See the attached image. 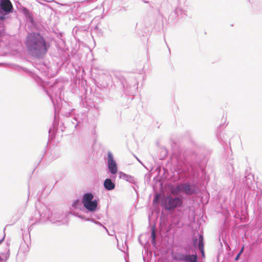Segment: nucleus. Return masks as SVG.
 <instances>
[{"label": "nucleus", "instance_id": "1a4fd4ad", "mask_svg": "<svg viewBox=\"0 0 262 262\" xmlns=\"http://www.w3.org/2000/svg\"><path fill=\"white\" fill-rule=\"evenodd\" d=\"M25 210L26 206H20L18 208L17 212L12 217V221L13 222V223L14 224L19 220L25 212Z\"/></svg>", "mask_w": 262, "mask_h": 262}, {"label": "nucleus", "instance_id": "f8f14e48", "mask_svg": "<svg viewBox=\"0 0 262 262\" xmlns=\"http://www.w3.org/2000/svg\"><path fill=\"white\" fill-rule=\"evenodd\" d=\"M203 237L200 235L199 236V242L198 247L203 255H204Z\"/></svg>", "mask_w": 262, "mask_h": 262}, {"label": "nucleus", "instance_id": "a211bd4d", "mask_svg": "<svg viewBox=\"0 0 262 262\" xmlns=\"http://www.w3.org/2000/svg\"><path fill=\"white\" fill-rule=\"evenodd\" d=\"M186 255L182 254L180 255L178 258L179 260L186 261Z\"/></svg>", "mask_w": 262, "mask_h": 262}, {"label": "nucleus", "instance_id": "aec40b11", "mask_svg": "<svg viewBox=\"0 0 262 262\" xmlns=\"http://www.w3.org/2000/svg\"><path fill=\"white\" fill-rule=\"evenodd\" d=\"M159 194H156L154 199L153 203L154 204H156L159 200Z\"/></svg>", "mask_w": 262, "mask_h": 262}, {"label": "nucleus", "instance_id": "6ab92c4d", "mask_svg": "<svg viewBox=\"0 0 262 262\" xmlns=\"http://www.w3.org/2000/svg\"><path fill=\"white\" fill-rule=\"evenodd\" d=\"M39 221V220L36 219L35 220V221H34V222L32 223V224L30 225V227L29 228V230H31L32 229V228H33V225L36 224Z\"/></svg>", "mask_w": 262, "mask_h": 262}, {"label": "nucleus", "instance_id": "b1692460", "mask_svg": "<svg viewBox=\"0 0 262 262\" xmlns=\"http://www.w3.org/2000/svg\"><path fill=\"white\" fill-rule=\"evenodd\" d=\"M98 29V25H97L95 26V27L94 28V29H95V30H97V29Z\"/></svg>", "mask_w": 262, "mask_h": 262}, {"label": "nucleus", "instance_id": "c85d7f7f", "mask_svg": "<svg viewBox=\"0 0 262 262\" xmlns=\"http://www.w3.org/2000/svg\"><path fill=\"white\" fill-rule=\"evenodd\" d=\"M41 5H45L44 4L39 2Z\"/></svg>", "mask_w": 262, "mask_h": 262}, {"label": "nucleus", "instance_id": "39448f33", "mask_svg": "<svg viewBox=\"0 0 262 262\" xmlns=\"http://www.w3.org/2000/svg\"><path fill=\"white\" fill-rule=\"evenodd\" d=\"M183 200L179 197L171 195L164 196L162 200L161 206L167 210H173L176 208L181 207L183 205Z\"/></svg>", "mask_w": 262, "mask_h": 262}, {"label": "nucleus", "instance_id": "6e6552de", "mask_svg": "<svg viewBox=\"0 0 262 262\" xmlns=\"http://www.w3.org/2000/svg\"><path fill=\"white\" fill-rule=\"evenodd\" d=\"M108 168L112 174H115L117 172V166L116 162L113 159L112 154H108Z\"/></svg>", "mask_w": 262, "mask_h": 262}, {"label": "nucleus", "instance_id": "5701e85b", "mask_svg": "<svg viewBox=\"0 0 262 262\" xmlns=\"http://www.w3.org/2000/svg\"><path fill=\"white\" fill-rule=\"evenodd\" d=\"M5 234L4 235V236H3V237L0 239V244L3 242V241L4 240V238H5Z\"/></svg>", "mask_w": 262, "mask_h": 262}, {"label": "nucleus", "instance_id": "423d86ee", "mask_svg": "<svg viewBox=\"0 0 262 262\" xmlns=\"http://www.w3.org/2000/svg\"><path fill=\"white\" fill-rule=\"evenodd\" d=\"M47 213H46L44 214L39 211L40 216L41 218H46L53 224H58V225L64 224L66 214L60 212L51 213V215H50L49 211L47 210Z\"/></svg>", "mask_w": 262, "mask_h": 262}, {"label": "nucleus", "instance_id": "4be33fe9", "mask_svg": "<svg viewBox=\"0 0 262 262\" xmlns=\"http://www.w3.org/2000/svg\"><path fill=\"white\" fill-rule=\"evenodd\" d=\"M244 246H243L242 248L241 249L240 252H239V254H241L243 251H244Z\"/></svg>", "mask_w": 262, "mask_h": 262}, {"label": "nucleus", "instance_id": "393cba45", "mask_svg": "<svg viewBox=\"0 0 262 262\" xmlns=\"http://www.w3.org/2000/svg\"><path fill=\"white\" fill-rule=\"evenodd\" d=\"M30 222H31V221H34L33 217H32L30 219Z\"/></svg>", "mask_w": 262, "mask_h": 262}, {"label": "nucleus", "instance_id": "20e7f679", "mask_svg": "<svg viewBox=\"0 0 262 262\" xmlns=\"http://www.w3.org/2000/svg\"><path fill=\"white\" fill-rule=\"evenodd\" d=\"M98 129L97 124H94L89 127L88 139L91 145V151L93 155V158L97 159L98 153V143L97 142Z\"/></svg>", "mask_w": 262, "mask_h": 262}, {"label": "nucleus", "instance_id": "9d476101", "mask_svg": "<svg viewBox=\"0 0 262 262\" xmlns=\"http://www.w3.org/2000/svg\"><path fill=\"white\" fill-rule=\"evenodd\" d=\"M104 186L106 189L108 190H111L114 189L115 185L114 183L112 182L111 179H106L104 181Z\"/></svg>", "mask_w": 262, "mask_h": 262}, {"label": "nucleus", "instance_id": "cd10ccee", "mask_svg": "<svg viewBox=\"0 0 262 262\" xmlns=\"http://www.w3.org/2000/svg\"><path fill=\"white\" fill-rule=\"evenodd\" d=\"M95 69H96V68H95V67H93V68H92V70H93H93H95Z\"/></svg>", "mask_w": 262, "mask_h": 262}, {"label": "nucleus", "instance_id": "f03ea898", "mask_svg": "<svg viewBox=\"0 0 262 262\" xmlns=\"http://www.w3.org/2000/svg\"><path fill=\"white\" fill-rule=\"evenodd\" d=\"M25 45L28 55L39 60L45 57L51 47L50 42L44 35L37 32L27 34Z\"/></svg>", "mask_w": 262, "mask_h": 262}, {"label": "nucleus", "instance_id": "c756f323", "mask_svg": "<svg viewBox=\"0 0 262 262\" xmlns=\"http://www.w3.org/2000/svg\"><path fill=\"white\" fill-rule=\"evenodd\" d=\"M96 218H97V219H98V215H97V216H96Z\"/></svg>", "mask_w": 262, "mask_h": 262}, {"label": "nucleus", "instance_id": "f257e3e1", "mask_svg": "<svg viewBox=\"0 0 262 262\" xmlns=\"http://www.w3.org/2000/svg\"><path fill=\"white\" fill-rule=\"evenodd\" d=\"M14 69L19 72L23 71L31 76L36 81L38 86L41 90L45 92L47 95L50 97L52 103L54 106L55 115L54 121L52 125L49 129V137L50 140H52L55 138V134L58 129V121L57 120L56 111L60 107V102H61L62 93L63 90L64 86L62 83H58L57 81L50 85V83L43 81L39 77L35 75L29 69L15 64L14 66Z\"/></svg>", "mask_w": 262, "mask_h": 262}, {"label": "nucleus", "instance_id": "ddd939ff", "mask_svg": "<svg viewBox=\"0 0 262 262\" xmlns=\"http://www.w3.org/2000/svg\"><path fill=\"white\" fill-rule=\"evenodd\" d=\"M186 262H196L198 259L196 255H186Z\"/></svg>", "mask_w": 262, "mask_h": 262}, {"label": "nucleus", "instance_id": "dca6fc26", "mask_svg": "<svg viewBox=\"0 0 262 262\" xmlns=\"http://www.w3.org/2000/svg\"><path fill=\"white\" fill-rule=\"evenodd\" d=\"M151 236H152V242L155 243V239H156V233H155V227H152V231H151Z\"/></svg>", "mask_w": 262, "mask_h": 262}, {"label": "nucleus", "instance_id": "f3484780", "mask_svg": "<svg viewBox=\"0 0 262 262\" xmlns=\"http://www.w3.org/2000/svg\"><path fill=\"white\" fill-rule=\"evenodd\" d=\"M26 17L28 18L30 22H31V23L34 22V18H33V17L32 14H31L29 15H28Z\"/></svg>", "mask_w": 262, "mask_h": 262}, {"label": "nucleus", "instance_id": "9b49d317", "mask_svg": "<svg viewBox=\"0 0 262 262\" xmlns=\"http://www.w3.org/2000/svg\"><path fill=\"white\" fill-rule=\"evenodd\" d=\"M10 256V251L8 249L6 253H0V261L6 262Z\"/></svg>", "mask_w": 262, "mask_h": 262}, {"label": "nucleus", "instance_id": "7ed1b4c3", "mask_svg": "<svg viewBox=\"0 0 262 262\" xmlns=\"http://www.w3.org/2000/svg\"><path fill=\"white\" fill-rule=\"evenodd\" d=\"M72 205L74 209H79V211H71V214L80 219L98 224V221L93 218L94 212L97 209L98 202L96 199L94 200L92 193H84L81 201L77 199L74 201Z\"/></svg>", "mask_w": 262, "mask_h": 262}, {"label": "nucleus", "instance_id": "bb28decb", "mask_svg": "<svg viewBox=\"0 0 262 262\" xmlns=\"http://www.w3.org/2000/svg\"><path fill=\"white\" fill-rule=\"evenodd\" d=\"M26 247H27V250L28 251L29 250V247L28 245H26Z\"/></svg>", "mask_w": 262, "mask_h": 262}, {"label": "nucleus", "instance_id": "4468645a", "mask_svg": "<svg viewBox=\"0 0 262 262\" xmlns=\"http://www.w3.org/2000/svg\"><path fill=\"white\" fill-rule=\"evenodd\" d=\"M22 11L26 16L29 15L30 14H31L29 10L26 7H23L22 8Z\"/></svg>", "mask_w": 262, "mask_h": 262}, {"label": "nucleus", "instance_id": "2eb2a0df", "mask_svg": "<svg viewBox=\"0 0 262 262\" xmlns=\"http://www.w3.org/2000/svg\"><path fill=\"white\" fill-rule=\"evenodd\" d=\"M72 124L75 125V128H77V126L79 125L80 122L77 120L76 118H73L72 120L71 121Z\"/></svg>", "mask_w": 262, "mask_h": 262}, {"label": "nucleus", "instance_id": "0eeeda50", "mask_svg": "<svg viewBox=\"0 0 262 262\" xmlns=\"http://www.w3.org/2000/svg\"><path fill=\"white\" fill-rule=\"evenodd\" d=\"M181 191H184L187 194H191L194 192V190L192 189L190 185L185 184L177 186L171 190V193L173 194H178Z\"/></svg>", "mask_w": 262, "mask_h": 262}, {"label": "nucleus", "instance_id": "412c9836", "mask_svg": "<svg viewBox=\"0 0 262 262\" xmlns=\"http://www.w3.org/2000/svg\"><path fill=\"white\" fill-rule=\"evenodd\" d=\"M240 255H241V254H239V253H238V254L236 255V256L235 257V260H237L238 259V258H239V257Z\"/></svg>", "mask_w": 262, "mask_h": 262}, {"label": "nucleus", "instance_id": "a878e982", "mask_svg": "<svg viewBox=\"0 0 262 262\" xmlns=\"http://www.w3.org/2000/svg\"><path fill=\"white\" fill-rule=\"evenodd\" d=\"M57 4H59V5H61L62 6H64L66 5V4H59V3H57Z\"/></svg>", "mask_w": 262, "mask_h": 262}]
</instances>
